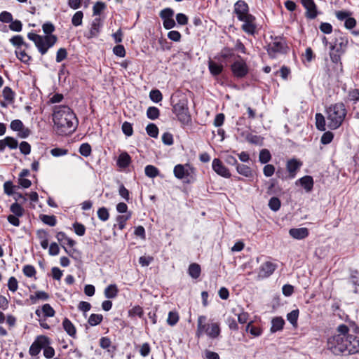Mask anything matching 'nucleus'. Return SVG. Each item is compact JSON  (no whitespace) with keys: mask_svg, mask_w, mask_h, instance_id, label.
Segmentation results:
<instances>
[{"mask_svg":"<svg viewBox=\"0 0 359 359\" xmlns=\"http://www.w3.org/2000/svg\"><path fill=\"white\" fill-rule=\"evenodd\" d=\"M327 347L336 355L358 353L359 333L353 334L347 325L341 324L337 327V333L327 339Z\"/></svg>","mask_w":359,"mask_h":359,"instance_id":"obj_1","label":"nucleus"},{"mask_svg":"<svg viewBox=\"0 0 359 359\" xmlns=\"http://www.w3.org/2000/svg\"><path fill=\"white\" fill-rule=\"evenodd\" d=\"M53 120L59 135L73 133L78 124V120L73 111L67 106H57L54 109Z\"/></svg>","mask_w":359,"mask_h":359,"instance_id":"obj_2","label":"nucleus"},{"mask_svg":"<svg viewBox=\"0 0 359 359\" xmlns=\"http://www.w3.org/2000/svg\"><path fill=\"white\" fill-rule=\"evenodd\" d=\"M42 29L46 34L45 36L30 32L28 33L27 37L34 43L39 53L45 55L48 49L55 45L57 39L56 36L51 34L55 31V27L51 22L44 23Z\"/></svg>","mask_w":359,"mask_h":359,"instance_id":"obj_3","label":"nucleus"},{"mask_svg":"<svg viewBox=\"0 0 359 359\" xmlns=\"http://www.w3.org/2000/svg\"><path fill=\"white\" fill-rule=\"evenodd\" d=\"M346 113L345 105L342 102L335 103L329 107L327 109L328 128L331 130L339 128L341 126Z\"/></svg>","mask_w":359,"mask_h":359,"instance_id":"obj_4","label":"nucleus"},{"mask_svg":"<svg viewBox=\"0 0 359 359\" xmlns=\"http://www.w3.org/2000/svg\"><path fill=\"white\" fill-rule=\"evenodd\" d=\"M207 318L205 316H199L197 319V329L196 331V337L201 338L204 334L210 339L217 338L221 332L219 324L218 323H206Z\"/></svg>","mask_w":359,"mask_h":359,"instance_id":"obj_5","label":"nucleus"},{"mask_svg":"<svg viewBox=\"0 0 359 359\" xmlns=\"http://www.w3.org/2000/svg\"><path fill=\"white\" fill-rule=\"evenodd\" d=\"M172 112L182 125H188L191 122V115L188 108V101L183 98L172 105Z\"/></svg>","mask_w":359,"mask_h":359,"instance_id":"obj_6","label":"nucleus"},{"mask_svg":"<svg viewBox=\"0 0 359 359\" xmlns=\"http://www.w3.org/2000/svg\"><path fill=\"white\" fill-rule=\"evenodd\" d=\"M289 48L285 41L276 38L267 47L268 54L271 57L276 58L279 55L286 54Z\"/></svg>","mask_w":359,"mask_h":359,"instance_id":"obj_7","label":"nucleus"},{"mask_svg":"<svg viewBox=\"0 0 359 359\" xmlns=\"http://www.w3.org/2000/svg\"><path fill=\"white\" fill-rule=\"evenodd\" d=\"M238 60L231 65V69L234 76L243 78L248 73V67L244 60L241 56H237Z\"/></svg>","mask_w":359,"mask_h":359,"instance_id":"obj_8","label":"nucleus"},{"mask_svg":"<svg viewBox=\"0 0 359 359\" xmlns=\"http://www.w3.org/2000/svg\"><path fill=\"white\" fill-rule=\"evenodd\" d=\"M233 13L236 15L238 20L240 21L243 18L251 15L249 13V7L248 4L243 0L237 1L233 6Z\"/></svg>","mask_w":359,"mask_h":359,"instance_id":"obj_9","label":"nucleus"},{"mask_svg":"<svg viewBox=\"0 0 359 359\" xmlns=\"http://www.w3.org/2000/svg\"><path fill=\"white\" fill-rule=\"evenodd\" d=\"M241 21L243 22V24L241 27L243 32L250 35H253L255 33L257 25L255 22L256 18L254 15L252 14L247 15L243 18V20H241Z\"/></svg>","mask_w":359,"mask_h":359,"instance_id":"obj_10","label":"nucleus"},{"mask_svg":"<svg viewBox=\"0 0 359 359\" xmlns=\"http://www.w3.org/2000/svg\"><path fill=\"white\" fill-rule=\"evenodd\" d=\"M194 169L191 168L189 164H178L175 166L173 170L175 177L180 180H182L186 177L190 176L192 173H194Z\"/></svg>","mask_w":359,"mask_h":359,"instance_id":"obj_11","label":"nucleus"},{"mask_svg":"<svg viewBox=\"0 0 359 359\" xmlns=\"http://www.w3.org/2000/svg\"><path fill=\"white\" fill-rule=\"evenodd\" d=\"M301 4L306 9L305 16L308 19H314L318 16L317 6L313 0H301Z\"/></svg>","mask_w":359,"mask_h":359,"instance_id":"obj_12","label":"nucleus"},{"mask_svg":"<svg viewBox=\"0 0 359 359\" xmlns=\"http://www.w3.org/2000/svg\"><path fill=\"white\" fill-rule=\"evenodd\" d=\"M276 268V264L271 262H266L260 266L258 272V277L259 278H268L274 272Z\"/></svg>","mask_w":359,"mask_h":359,"instance_id":"obj_13","label":"nucleus"},{"mask_svg":"<svg viewBox=\"0 0 359 359\" xmlns=\"http://www.w3.org/2000/svg\"><path fill=\"white\" fill-rule=\"evenodd\" d=\"M212 167L217 175L226 178L231 177L229 170L223 165L222 162L219 158H215L212 161Z\"/></svg>","mask_w":359,"mask_h":359,"instance_id":"obj_14","label":"nucleus"},{"mask_svg":"<svg viewBox=\"0 0 359 359\" xmlns=\"http://www.w3.org/2000/svg\"><path fill=\"white\" fill-rule=\"evenodd\" d=\"M302 165V163L296 158L288 160L286 163V169L289 172V177L291 179L294 178Z\"/></svg>","mask_w":359,"mask_h":359,"instance_id":"obj_15","label":"nucleus"},{"mask_svg":"<svg viewBox=\"0 0 359 359\" xmlns=\"http://www.w3.org/2000/svg\"><path fill=\"white\" fill-rule=\"evenodd\" d=\"M289 234L294 239L301 240L309 236V230L307 228H293L289 231Z\"/></svg>","mask_w":359,"mask_h":359,"instance_id":"obj_16","label":"nucleus"},{"mask_svg":"<svg viewBox=\"0 0 359 359\" xmlns=\"http://www.w3.org/2000/svg\"><path fill=\"white\" fill-rule=\"evenodd\" d=\"M102 27V22L101 19L100 18H95L92 22L88 38L96 37L99 34Z\"/></svg>","mask_w":359,"mask_h":359,"instance_id":"obj_17","label":"nucleus"},{"mask_svg":"<svg viewBox=\"0 0 359 359\" xmlns=\"http://www.w3.org/2000/svg\"><path fill=\"white\" fill-rule=\"evenodd\" d=\"M348 44V40L346 38L336 39L334 44L330 43V50H336L337 53H344Z\"/></svg>","mask_w":359,"mask_h":359,"instance_id":"obj_18","label":"nucleus"},{"mask_svg":"<svg viewBox=\"0 0 359 359\" xmlns=\"http://www.w3.org/2000/svg\"><path fill=\"white\" fill-rule=\"evenodd\" d=\"M62 327L67 334L71 337L75 339L76 337V329L74 325L69 319L65 318L62 321Z\"/></svg>","mask_w":359,"mask_h":359,"instance_id":"obj_19","label":"nucleus"},{"mask_svg":"<svg viewBox=\"0 0 359 359\" xmlns=\"http://www.w3.org/2000/svg\"><path fill=\"white\" fill-rule=\"evenodd\" d=\"M344 100L346 103L352 102L353 104H357L359 102V89L350 88L347 91V95Z\"/></svg>","mask_w":359,"mask_h":359,"instance_id":"obj_20","label":"nucleus"},{"mask_svg":"<svg viewBox=\"0 0 359 359\" xmlns=\"http://www.w3.org/2000/svg\"><path fill=\"white\" fill-rule=\"evenodd\" d=\"M300 184L304 188L306 191L309 192L313 187V180L311 176L306 175L299 180Z\"/></svg>","mask_w":359,"mask_h":359,"instance_id":"obj_21","label":"nucleus"},{"mask_svg":"<svg viewBox=\"0 0 359 359\" xmlns=\"http://www.w3.org/2000/svg\"><path fill=\"white\" fill-rule=\"evenodd\" d=\"M271 332L274 333L282 330L285 325V321L281 317H276L271 321Z\"/></svg>","mask_w":359,"mask_h":359,"instance_id":"obj_22","label":"nucleus"},{"mask_svg":"<svg viewBox=\"0 0 359 359\" xmlns=\"http://www.w3.org/2000/svg\"><path fill=\"white\" fill-rule=\"evenodd\" d=\"M131 161L130 156L126 152L121 153L117 161V164L120 168H126L128 167Z\"/></svg>","mask_w":359,"mask_h":359,"instance_id":"obj_23","label":"nucleus"},{"mask_svg":"<svg viewBox=\"0 0 359 359\" xmlns=\"http://www.w3.org/2000/svg\"><path fill=\"white\" fill-rule=\"evenodd\" d=\"M118 292L117 286L115 284H111L105 288L104 296L108 299H114L117 296Z\"/></svg>","mask_w":359,"mask_h":359,"instance_id":"obj_24","label":"nucleus"},{"mask_svg":"<svg viewBox=\"0 0 359 359\" xmlns=\"http://www.w3.org/2000/svg\"><path fill=\"white\" fill-rule=\"evenodd\" d=\"M208 68H209L210 72L213 76H217L222 73V72L223 70V65H219L212 60H210L208 62Z\"/></svg>","mask_w":359,"mask_h":359,"instance_id":"obj_25","label":"nucleus"},{"mask_svg":"<svg viewBox=\"0 0 359 359\" xmlns=\"http://www.w3.org/2000/svg\"><path fill=\"white\" fill-rule=\"evenodd\" d=\"M201 271V266L198 264L193 263L189 266V274L193 278H198L200 276Z\"/></svg>","mask_w":359,"mask_h":359,"instance_id":"obj_26","label":"nucleus"},{"mask_svg":"<svg viewBox=\"0 0 359 359\" xmlns=\"http://www.w3.org/2000/svg\"><path fill=\"white\" fill-rule=\"evenodd\" d=\"M236 170L237 172L246 177H250L252 175V172L251 168L244 164H238L236 165Z\"/></svg>","mask_w":359,"mask_h":359,"instance_id":"obj_27","label":"nucleus"},{"mask_svg":"<svg viewBox=\"0 0 359 359\" xmlns=\"http://www.w3.org/2000/svg\"><path fill=\"white\" fill-rule=\"evenodd\" d=\"M29 299L32 304H36L39 299L48 300L49 295L44 291H37L34 295H31Z\"/></svg>","mask_w":359,"mask_h":359,"instance_id":"obj_28","label":"nucleus"},{"mask_svg":"<svg viewBox=\"0 0 359 359\" xmlns=\"http://www.w3.org/2000/svg\"><path fill=\"white\" fill-rule=\"evenodd\" d=\"M316 128L320 131L325 130V119L320 113H317L315 116Z\"/></svg>","mask_w":359,"mask_h":359,"instance_id":"obj_29","label":"nucleus"},{"mask_svg":"<svg viewBox=\"0 0 359 359\" xmlns=\"http://www.w3.org/2000/svg\"><path fill=\"white\" fill-rule=\"evenodd\" d=\"M271 159L270 151L266 149H263L260 151L259 154V161L262 164H266Z\"/></svg>","mask_w":359,"mask_h":359,"instance_id":"obj_30","label":"nucleus"},{"mask_svg":"<svg viewBox=\"0 0 359 359\" xmlns=\"http://www.w3.org/2000/svg\"><path fill=\"white\" fill-rule=\"evenodd\" d=\"M145 175L151 178H154L159 175V170L154 165H148L144 168Z\"/></svg>","mask_w":359,"mask_h":359,"instance_id":"obj_31","label":"nucleus"},{"mask_svg":"<svg viewBox=\"0 0 359 359\" xmlns=\"http://www.w3.org/2000/svg\"><path fill=\"white\" fill-rule=\"evenodd\" d=\"M10 210L13 215L17 217H22L24 215L23 208L18 203H13L10 207Z\"/></svg>","mask_w":359,"mask_h":359,"instance_id":"obj_32","label":"nucleus"},{"mask_svg":"<svg viewBox=\"0 0 359 359\" xmlns=\"http://www.w3.org/2000/svg\"><path fill=\"white\" fill-rule=\"evenodd\" d=\"M43 311V316L45 318L53 317L55 311L49 304H45L41 307Z\"/></svg>","mask_w":359,"mask_h":359,"instance_id":"obj_33","label":"nucleus"},{"mask_svg":"<svg viewBox=\"0 0 359 359\" xmlns=\"http://www.w3.org/2000/svg\"><path fill=\"white\" fill-rule=\"evenodd\" d=\"M2 95L6 101L9 102H13L15 93L10 87L6 86L3 90Z\"/></svg>","mask_w":359,"mask_h":359,"instance_id":"obj_34","label":"nucleus"},{"mask_svg":"<svg viewBox=\"0 0 359 359\" xmlns=\"http://www.w3.org/2000/svg\"><path fill=\"white\" fill-rule=\"evenodd\" d=\"M160 115L159 109L156 107H149L147 110V116L151 120H155Z\"/></svg>","mask_w":359,"mask_h":359,"instance_id":"obj_35","label":"nucleus"},{"mask_svg":"<svg viewBox=\"0 0 359 359\" xmlns=\"http://www.w3.org/2000/svg\"><path fill=\"white\" fill-rule=\"evenodd\" d=\"M83 13L79 11L74 13L72 18V23L74 26L78 27L82 25Z\"/></svg>","mask_w":359,"mask_h":359,"instance_id":"obj_36","label":"nucleus"},{"mask_svg":"<svg viewBox=\"0 0 359 359\" xmlns=\"http://www.w3.org/2000/svg\"><path fill=\"white\" fill-rule=\"evenodd\" d=\"M146 131L148 135L156 138L158 135V128L154 123H149L146 127Z\"/></svg>","mask_w":359,"mask_h":359,"instance_id":"obj_37","label":"nucleus"},{"mask_svg":"<svg viewBox=\"0 0 359 359\" xmlns=\"http://www.w3.org/2000/svg\"><path fill=\"white\" fill-rule=\"evenodd\" d=\"M103 319V316L101 314H91L88 318V323L91 326H95L99 325Z\"/></svg>","mask_w":359,"mask_h":359,"instance_id":"obj_38","label":"nucleus"},{"mask_svg":"<svg viewBox=\"0 0 359 359\" xmlns=\"http://www.w3.org/2000/svg\"><path fill=\"white\" fill-rule=\"evenodd\" d=\"M41 221L50 226H54L56 224L57 220L54 215H43L41 217Z\"/></svg>","mask_w":359,"mask_h":359,"instance_id":"obj_39","label":"nucleus"},{"mask_svg":"<svg viewBox=\"0 0 359 359\" xmlns=\"http://www.w3.org/2000/svg\"><path fill=\"white\" fill-rule=\"evenodd\" d=\"M10 42L14 46H16L17 47V49H19L20 48V46H22V45H24L26 47H27V44L26 43L24 42V39L22 38V36H20V35H16V36H13L11 39H10Z\"/></svg>","mask_w":359,"mask_h":359,"instance_id":"obj_40","label":"nucleus"},{"mask_svg":"<svg viewBox=\"0 0 359 359\" xmlns=\"http://www.w3.org/2000/svg\"><path fill=\"white\" fill-rule=\"evenodd\" d=\"M299 317V310H292L291 312L287 313V320L292 325H296Z\"/></svg>","mask_w":359,"mask_h":359,"instance_id":"obj_41","label":"nucleus"},{"mask_svg":"<svg viewBox=\"0 0 359 359\" xmlns=\"http://www.w3.org/2000/svg\"><path fill=\"white\" fill-rule=\"evenodd\" d=\"M41 348L42 346L39 344V342L38 341H35L31 345L29 353L32 356H36L40 353Z\"/></svg>","mask_w":359,"mask_h":359,"instance_id":"obj_42","label":"nucleus"},{"mask_svg":"<svg viewBox=\"0 0 359 359\" xmlns=\"http://www.w3.org/2000/svg\"><path fill=\"white\" fill-rule=\"evenodd\" d=\"M79 151L81 154V155L85 157H88L91 154V147L88 143H83L81 144Z\"/></svg>","mask_w":359,"mask_h":359,"instance_id":"obj_43","label":"nucleus"},{"mask_svg":"<svg viewBox=\"0 0 359 359\" xmlns=\"http://www.w3.org/2000/svg\"><path fill=\"white\" fill-rule=\"evenodd\" d=\"M179 320V315L175 311H170L168 313L167 323L170 326H174Z\"/></svg>","mask_w":359,"mask_h":359,"instance_id":"obj_44","label":"nucleus"},{"mask_svg":"<svg viewBox=\"0 0 359 359\" xmlns=\"http://www.w3.org/2000/svg\"><path fill=\"white\" fill-rule=\"evenodd\" d=\"M151 352V346L149 343L145 342L139 346V353L142 357H147Z\"/></svg>","mask_w":359,"mask_h":359,"instance_id":"obj_45","label":"nucleus"},{"mask_svg":"<svg viewBox=\"0 0 359 359\" xmlns=\"http://www.w3.org/2000/svg\"><path fill=\"white\" fill-rule=\"evenodd\" d=\"M15 54L17 57L24 63H27L31 59L26 52L20 48L15 50Z\"/></svg>","mask_w":359,"mask_h":359,"instance_id":"obj_46","label":"nucleus"},{"mask_svg":"<svg viewBox=\"0 0 359 359\" xmlns=\"http://www.w3.org/2000/svg\"><path fill=\"white\" fill-rule=\"evenodd\" d=\"M150 99L154 102H159L163 99L162 93L159 90H151L149 93Z\"/></svg>","mask_w":359,"mask_h":359,"instance_id":"obj_47","label":"nucleus"},{"mask_svg":"<svg viewBox=\"0 0 359 359\" xmlns=\"http://www.w3.org/2000/svg\"><path fill=\"white\" fill-rule=\"evenodd\" d=\"M245 140L254 144H261L262 142V138L259 135H252L251 133H248L246 137Z\"/></svg>","mask_w":359,"mask_h":359,"instance_id":"obj_48","label":"nucleus"},{"mask_svg":"<svg viewBox=\"0 0 359 359\" xmlns=\"http://www.w3.org/2000/svg\"><path fill=\"white\" fill-rule=\"evenodd\" d=\"M269 206L273 211H278L280 208V201L277 197H272L269 202Z\"/></svg>","mask_w":359,"mask_h":359,"instance_id":"obj_49","label":"nucleus"},{"mask_svg":"<svg viewBox=\"0 0 359 359\" xmlns=\"http://www.w3.org/2000/svg\"><path fill=\"white\" fill-rule=\"evenodd\" d=\"M173 15L174 11L170 8H164L160 12V17L163 20L165 19L172 18Z\"/></svg>","mask_w":359,"mask_h":359,"instance_id":"obj_50","label":"nucleus"},{"mask_svg":"<svg viewBox=\"0 0 359 359\" xmlns=\"http://www.w3.org/2000/svg\"><path fill=\"white\" fill-rule=\"evenodd\" d=\"M15 186H13L12 182L6 181L4 184V193L8 196H12L15 194L14 192Z\"/></svg>","mask_w":359,"mask_h":359,"instance_id":"obj_51","label":"nucleus"},{"mask_svg":"<svg viewBox=\"0 0 359 359\" xmlns=\"http://www.w3.org/2000/svg\"><path fill=\"white\" fill-rule=\"evenodd\" d=\"M252 323H249L246 327V331L250 332V333L255 336L259 337L262 334V330L259 327L252 326Z\"/></svg>","mask_w":359,"mask_h":359,"instance_id":"obj_52","label":"nucleus"},{"mask_svg":"<svg viewBox=\"0 0 359 359\" xmlns=\"http://www.w3.org/2000/svg\"><path fill=\"white\" fill-rule=\"evenodd\" d=\"M121 128L123 133L128 137L131 136L133 133V126L129 122L125 121L122 124Z\"/></svg>","mask_w":359,"mask_h":359,"instance_id":"obj_53","label":"nucleus"},{"mask_svg":"<svg viewBox=\"0 0 359 359\" xmlns=\"http://www.w3.org/2000/svg\"><path fill=\"white\" fill-rule=\"evenodd\" d=\"M334 137V135L330 131H327L324 133L321 137L320 142L323 144H330Z\"/></svg>","mask_w":359,"mask_h":359,"instance_id":"obj_54","label":"nucleus"},{"mask_svg":"<svg viewBox=\"0 0 359 359\" xmlns=\"http://www.w3.org/2000/svg\"><path fill=\"white\" fill-rule=\"evenodd\" d=\"M130 217V214L128 215H119L116 218L118 228L120 230H123L126 226V223L128 219Z\"/></svg>","mask_w":359,"mask_h":359,"instance_id":"obj_55","label":"nucleus"},{"mask_svg":"<svg viewBox=\"0 0 359 359\" xmlns=\"http://www.w3.org/2000/svg\"><path fill=\"white\" fill-rule=\"evenodd\" d=\"M97 217L100 220L103 222L107 221L109 217L107 209L104 207L99 208L97 210Z\"/></svg>","mask_w":359,"mask_h":359,"instance_id":"obj_56","label":"nucleus"},{"mask_svg":"<svg viewBox=\"0 0 359 359\" xmlns=\"http://www.w3.org/2000/svg\"><path fill=\"white\" fill-rule=\"evenodd\" d=\"M105 8V4L103 2L98 1L93 7V15H99Z\"/></svg>","mask_w":359,"mask_h":359,"instance_id":"obj_57","label":"nucleus"},{"mask_svg":"<svg viewBox=\"0 0 359 359\" xmlns=\"http://www.w3.org/2000/svg\"><path fill=\"white\" fill-rule=\"evenodd\" d=\"M73 227H74L75 233L78 236H83L85 234L86 227H85V226L83 224H82L81 223L75 222L73 224Z\"/></svg>","mask_w":359,"mask_h":359,"instance_id":"obj_58","label":"nucleus"},{"mask_svg":"<svg viewBox=\"0 0 359 359\" xmlns=\"http://www.w3.org/2000/svg\"><path fill=\"white\" fill-rule=\"evenodd\" d=\"M67 57V51L64 48H60L57 51L56 54V62H61L62 60H64Z\"/></svg>","mask_w":359,"mask_h":359,"instance_id":"obj_59","label":"nucleus"},{"mask_svg":"<svg viewBox=\"0 0 359 359\" xmlns=\"http://www.w3.org/2000/svg\"><path fill=\"white\" fill-rule=\"evenodd\" d=\"M8 287L9 290H11V292H13L18 290V282L15 277L12 276L8 279Z\"/></svg>","mask_w":359,"mask_h":359,"instance_id":"obj_60","label":"nucleus"},{"mask_svg":"<svg viewBox=\"0 0 359 359\" xmlns=\"http://www.w3.org/2000/svg\"><path fill=\"white\" fill-rule=\"evenodd\" d=\"M19 148H20V152L25 155H28L31 152V146L27 142H25V141L22 142L20 144Z\"/></svg>","mask_w":359,"mask_h":359,"instance_id":"obj_61","label":"nucleus"},{"mask_svg":"<svg viewBox=\"0 0 359 359\" xmlns=\"http://www.w3.org/2000/svg\"><path fill=\"white\" fill-rule=\"evenodd\" d=\"M10 126L13 130L19 132L21 129H22L24 125L20 120L15 119L11 121Z\"/></svg>","mask_w":359,"mask_h":359,"instance_id":"obj_62","label":"nucleus"},{"mask_svg":"<svg viewBox=\"0 0 359 359\" xmlns=\"http://www.w3.org/2000/svg\"><path fill=\"white\" fill-rule=\"evenodd\" d=\"M274 172L275 167L272 164H266L263 168V173L267 177H271Z\"/></svg>","mask_w":359,"mask_h":359,"instance_id":"obj_63","label":"nucleus"},{"mask_svg":"<svg viewBox=\"0 0 359 359\" xmlns=\"http://www.w3.org/2000/svg\"><path fill=\"white\" fill-rule=\"evenodd\" d=\"M350 282L354 285V286H359V276H358V271L355 270L352 271L350 275L349 278Z\"/></svg>","mask_w":359,"mask_h":359,"instance_id":"obj_64","label":"nucleus"}]
</instances>
